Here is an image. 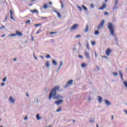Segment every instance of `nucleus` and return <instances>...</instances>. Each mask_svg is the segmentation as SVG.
I'll use <instances>...</instances> for the list:
<instances>
[{
	"label": "nucleus",
	"instance_id": "obj_1",
	"mask_svg": "<svg viewBox=\"0 0 127 127\" xmlns=\"http://www.w3.org/2000/svg\"><path fill=\"white\" fill-rule=\"evenodd\" d=\"M60 89V87L58 86H55L50 93L49 100H51L53 97L54 100H61V99H63L64 97L61 96V95L59 94L56 95L57 94V91H58Z\"/></svg>",
	"mask_w": 127,
	"mask_h": 127
},
{
	"label": "nucleus",
	"instance_id": "obj_2",
	"mask_svg": "<svg viewBox=\"0 0 127 127\" xmlns=\"http://www.w3.org/2000/svg\"><path fill=\"white\" fill-rule=\"evenodd\" d=\"M107 27L110 31L111 35L114 36V34H115V27L114 26V25H113V23H112V22L108 23Z\"/></svg>",
	"mask_w": 127,
	"mask_h": 127
},
{
	"label": "nucleus",
	"instance_id": "obj_3",
	"mask_svg": "<svg viewBox=\"0 0 127 127\" xmlns=\"http://www.w3.org/2000/svg\"><path fill=\"white\" fill-rule=\"evenodd\" d=\"M104 24H105V20H102L101 23H100L99 25L97 26V29L98 30H100V29H102V28L104 27Z\"/></svg>",
	"mask_w": 127,
	"mask_h": 127
},
{
	"label": "nucleus",
	"instance_id": "obj_4",
	"mask_svg": "<svg viewBox=\"0 0 127 127\" xmlns=\"http://www.w3.org/2000/svg\"><path fill=\"white\" fill-rule=\"evenodd\" d=\"M79 26V25L78 24H75L72 26L70 27L69 28L70 31H73V30H75V29H77L78 28V27Z\"/></svg>",
	"mask_w": 127,
	"mask_h": 127
},
{
	"label": "nucleus",
	"instance_id": "obj_5",
	"mask_svg": "<svg viewBox=\"0 0 127 127\" xmlns=\"http://www.w3.org/2000/svg\"><path fill=\"white\" fill-rule=\"evenodd\" d=\"M113 52V50L111 48H107L105 51V54L107 56H110L111 55V53Z\"/></svg>",
	"mask_w": 127,
	"mask_h": 127
},
{
	"label": "nucleus",
	"instance_id": "obj_6",
	"mask_svg": "<svg viewBox=\"0 0 127 127\" xmlns=\"http://www.w3.org/2000/svg\"><path fill=\"white\" fill-rule=\"evenodd\" d=\"M107 7V3H103L102 6L98 8V10H104Z\"/></svg>",
	"mask_w": 127,
	"mask_h": 127
},
{
	"label": "nucleus",
	"instance_id": "obj_7",
	"mask_svg": "<svg viewBox=\"0 0 127 127\" xmlns=\"http://www.w3.org/2000/svg\"><path fill=\"white\" fill-rule=\"evenodd\" d=\"M73 84V80L70 79L65 84V88H67V87H68V86H70V85H72Z\"/></svg>",
	"mask_w": 127,
	"mask_h": 127
},
{
	"label": "nucleus",
	"instance_id": "obj_8",
	"mask_svg": "<svg viewBox=\"0 0 127 127\" xmlns=\"http://www.w3.org/2000/svg\"><path fill=\"white\" fill-rule=\"evenodd\" d=\"M85 56L87 59H90V54L89 53L87 52V51H85L84 52Z\"/></svg>",
	"mask_w": 127,
	"mask_h": 127
},
{
	"label": "nucleus",
	"instance_id": "obj_9",
	"mask_svg": "<svg viewBox=\"0 0 127 127\" xmlns=\"http://www.w3.org/2000/svg\"><path fill=\"white\" fill-rule=\"evenodd\" d=\"M63 102H64V100H59L58 101H56L55 104H56V105H60V104H62V103H63Z\"/></svg>",
	"mask_w": 127,
	"mask_h": 127
},
{
	"label": "nucleus",
	"instance_id": "obj_10",
	"mask_svg": "<svg viewBox=\"0 0 127 127\" xmlns=\"http://www.w3.org/2000/svg\"><path fill=\"white\" fill-rule=\"evenodd\" d=\"M10 18L12 19V20H14V18H13V12L11 9L10 10Z\"/></svg>",
	"mask_w": 127,
	"mask_h": 127
},
{
	"label": "nucleus",
	"instance_id": "obj_11",
	"mask_svg": "<svg viewBox=\"0 0 127 127\" xmlns=\"http://www.w3.org/2000/svg\"><path fill=\"white\" fill-rule=\"evenodd\" d=\"M9 101L11 102L12 104H14V101H15V99L12 98V96H10L9 98Z\"/></svg>",
	"mask_w": 127,
	"mask_h": 127
},
{
	"label": "nucleus",
	"instance_id": "obj_12",
	"mask_svg": "<svg viewBox=\"0 0 127 127\" xmlns=\"http://www.w3.org/2000/svg\"><path fill=\"white\" fill-rule=\"evenodd\" d=\"M105 103L107 106H111V103L110 101H109V100H108V99L105 100Z\"/></svg>",
	"mask_w": 127,
	"mask_h": 127
},
{
	"label": "nucleus",
	"instance_id": "obj_13",
	"mask_svg": "<svg viewBox=\"0 0 127 127\" xmlns=\"http://www.w3.org/2000/svg\"><path fill=\"white\" fill-rule=\"evenodd\" d=\"M16 34L18 35V36H22V33L18 31H16Z\"/></svg>",
	"mask_w": 127,
	"mask_h": 127
},
{
	"label": "nucleus",
	"instance_id": "obj_14",
	"mask_svg": "<svg viewBox=\"0 0 127 127\" xmlns=\"http://www.w3.org/2000/svg\"><path fill=\"white\" fill-rule=\"evenodd\" d=\"M88 31H89V26L86 24L85 29H84V32H85V33H87Z\"/></svg>",
	"mask_w": 127,
	"mask_h": 127
},
{
	"label": "nucleus",
	"instance_id": "obj_15",
	"mask_svg": "<svg viewBox=\"0 0 127 127\" xmlns=\"http://www.w3.org/2000/svg\"><path fill=\"white\" fill-rule=\"evenodd\" d=\"M54 12H56V13L58 14V17H59V18L61 17V14H60V13H59L58 11H54Z\"/></svg>",
	"mask_w": 127,
	"mask_h": 127
},
{
	"label": "nucleus",
	"instance_id": "obj_16",
	"mask_svg": "<svg viewBox=\"0 0 127 127\" xmlns=\"http://www.w3.org/2000/svg\"><path fill=\"white\" fill-rule=\"evenodd\" d=\"M48 7H49V6L47 5V3H45L44 4L43 8H44V9H46V8H48Z\"/></svg>",
	"mask_w": 127,
	"mask_h": 127
},
{
	"label": "nucleus",
	"instance_id": "obj_17",
	"mask_svg": "<svg viewBox=\"0 0 127 127\" xmlns=\"http://www.w3.org/2000/svg\"><path fill=\"white\" fill-rule=\"evenodd\" d=\"M36 118H37V120H38V121H39L40 120H41V117H40L39 114H38L36 115Z\"/></svg>",
	"mask_w": 127,
	"mask_h": 127
},
{
	"label": "nucleus",
	"instance_id": "obj_18",
	"mask_svg": "<svg viewBox=\"0 0 127 127\" xmlns=\"http://www.w3.org/2000/svg\"><path fill=\"white\" fill-rule=\"evenodd\" d=\"M52 62H53V65H57V62H56V61H55V59L53 60Z\"/></svg>",
	"mask_w": 127,
	"mask_h": 127
},
{
	"label": "nucleus",
	"instance_id": "obj_19",
	"mask_svg": "<svg viewBox=\"0 0 127 127\" xmlns=\"http://www.w3.org/2000/svg\"><path fill=\"white\" fill-rule=\"evenodd\" d=\"M46 66L47 67V68H49V66H50V64H49V61L46 62Z\"/></svg>",
	"mask_w": 127,
	"mask_h": 127
},
{
	"label": "nucleus",
	"instance_id": "obj_20",
	"mask_svg": "<svg viewBox=\"0 0 127 127\" xmlns=\"http://www.w3.org/2000/svg\"><path fill=\"white\" fill-rule=\"evenodd\" d=\"M119 73L122 80H124V78L123 77V73H122V70H119Z\"/></svg>",
	"mask_w": 127,
	"mask_h": 127
},
{
	"label": "nucleus",
	"instance_id": "obj_21",
	"mask_svg": "<svg viewBox=\"0 0 127 127\" xmlns=\"http://www.w3.org/2000/svg\"><path fill=\"white\" fill-rule=\"evenodd\" d=\"M81 67L82 68H85V67H87V64H85V63H83L81 64Z\"/></svg>",
	"mask_w": 127,
	"mask_h": 127
},
{
	"label": "nucleus",
	"instance_id": "obj_22",
	"mask_svg": "<svg viewBox=\"0 0 127 127\" xmlns=\"http://www.w3.org/2000/svg\"><path fill=\"white\" fill-rule=\"evenodd\" d=\"M102 97L101 96H98V102H99L100 103H102Z\"/></svg>",
	"mask_w": 127,
	"mask_h": 127
},
{
	"label": "nucleus",
	"instance_id": "obj_23",
	"mask_svg": "<svg viewBox=\"0 0 127 127\" xmlns=\"http://www.w3.org/2000/svg\"><path fill=\"white\" fill-rule=\"evenodd\" d=\"M100 32L98 30H95L94 31V34H95V35H98V34H99Z\"/></svg>",
	"mask_w": 127,
	"mask_h": 127
},
{
	"label": "nucleus",
	"instance_id": "obj_24",
	"mask_svg": "<svg viewBox=\"0 0 127 127\" xmlns=\"http://www.w3.org/2000/svg\"><path fill=\"white\" fill-rule=\"evenodd\" d=\"M83 9H84V10H85L86 11H87V10H88V8H87V7L85 6L84 5H82Z\"/></svg>",
	"mask_w": 127,
	"mask_h": 127
},
{
	"label": "nucleus",
	"instance_id": "obj_25",
	"mask_svg": "<svg viewBox=\"0 0 127 127\" xmlns=\"http://www.w3.org/2000/svg\"><path fill=\"white\" fill-rule=\"evenodd\" d=\"M5 28V26L2 25L0 27V30H2V29H4Z\"/></svg>",
	"mask_w": 127,
	"mask_h": 127
},
{
	"label": "nucleus",
	"instance_id": "obj_26",
	"mask_svg": "<svg viewBox=\"0 0 127 127\" xmlns=\"http://www.w3.org/2000/svg\"><path fill=\"white\" fill-rule=\"evenodd\" d=\"M124 85L125 87L127 88V82L126 81L124 82Z\"/></svg>",
	"mask_w": 127,
	"mask_h": 127
},
{
	"label": "nucleus",
	"instance_id": "obj_27",
	"mask_svg": "<svg viewBox=\"0 0 127 127\" xmlns=\"http://www.w3.org/2000/svg\"><path fill=\"white\" fill-rule=\"evenodd\" d=\"M31 12H37V13H38V11L36 9L31 10Z\"/></svg>",
	"mask_w": 127,
	"mask_h": 127
},
{
	"label": "nucleus",
	"instance_id": "obj_28",
	"mask_svg": "<svg viewBox=\"0 0 127 127\" xmlns=\"http://www.w3.org/2000/svg\"><path fill=\"white\" fill-rule=\"evenodd\" d=\"M56 33H57V32H51L50 33V34H51V35H52L53 34H56Z\"/></svg>",
	"mask_w": 127,
	"mask_h": 127
},
{
	"label": "nucleus",
	"instance_id": "obj_29",
	"mask_svg": "<svg viewBox=\"0 0 127 127\" xmlns=\"http://www.w3.org/2000/svg\"><path fill=\"white\" fill-rule=\"evenodd\" d=\"M61 111H62V110L61 109V107H60L59 109L57 110V113H59V112H61Z\"/></svg>",
	"mask_w": 127,
	"mask_h": 127
},
{
	"label": "nucleus",
	"instance_id": "obj_30",
	"mask_svg": "<svg viewBox=\"0 0 127 127\" xmlns=\"http://www.w3.org/2000/svg\"><path fill=\"white\" fill-rule=\"evenodd\" d=\"M90 7H91V8H94L95 7V5H94L93 3H91L90 4Z\"/></svg>",
	"mask_w": 127,
	"mask_h": 127
},
{
	"label": "nucleus",
	"instance_id": "obj_31",
	"mask_svg": "<svg viewBox=\"0 0 127 127\" xmlns=\"http://www.w3.org/2000/svg\"><path fill=\"white\" fill-rule=\"evenodd\" d=\"M9 36L10 37L16 36V34H11V35H9Z\"/></svg>",
	"mask_w": 127,
	"mask_h": 127
},
{
	"label": "nucleus",
	"instance_id": "obj_32",
	"mask_svg": "<svg viewBox=\"0 0 127 127\" xmlns=\"http://www.w3.org/2000/svg\"><path fill=\"white\" fill-rule=\"evenodd\" d=\"M114 76H118L119 75V73L118 72H113L112 73Z\"/></svg>",
	"mask_w": 127,
	"mask_h": 127
},
{
	"label": "nucleus",
	"instance_id": "obj_33",
	"mask_svg": "<svg viewBox=\"0 0 127 127\" xmlns=\"http://www.w3.org/2000/svg\"><path fill=\"white\" fill-rule=\"evenodd\" d=\"M92 45H93V46L96 45V42L95 41H92L91 43Z\"/></svg>",
	"mask_w": 127,
	"mask_h": 127
},
{
	"label": "nucleus",
	"instance_id": "obj_34",
	"mask_svg": "<svg viewBox=\"0 0 127 127\" xmlns=\"http://www.w3.org/2000/svg\"><path fill=\"white\" fill-rule=\"evenodd\" d=\"M62 65H63V63L62 62H61L59 69H60V67H61V66H62Z\"/></svg>",
	"mask_w": 127,
	"mask_h": 127
},
{
	"label": "nucleus",
	"instance_id": "obj_35",
	"mask_svg": "<svg viewBox=\"0 0 127 127\" xmlns=\"http://www.w3.org/2000/svg\"><path fill=\"white\" fill-rule=\"evenodd\" d=\"M40 32H41V30H38L37 32H36V34H39V33H40Z\"/></svg>",
	"mask_w": 127,
	"mask_h": 127
},
{
	"label": "nucleus",
	"instance_id": "obj_36",
	"mask_svg": "<svg viewBox=\"0 0 127 127\" xmlns=\"http://www.w3.org/2000/svg\"><path fill=\"white\" fill-rule=\"evenodd\" d=\"M77 7L79 9L80 11H82V7L79 6H77Z\"/></svg>",
	"mask_w": 127,
	"mask_h": 127
},
{
	"label": "nucleus",
	"instance_id": "obj_37",
	"mask_svg": "<svg viewBox=\"0 0 127 127\" xmlns=\"http://www.w3.org/2000/svg\"><path fill=\"white\" fill-rule=\"evenodd\" d=\"M40 25H41V24H35V26L36 27H38V26H40Z\"/></svg>",
	"mask_w": 127,
	"mask_h": 127
},
{
	"label": "nucleus",
	"instance_id": "obj_38",
	"mask_svg": "<svg viewBox=\"0 0 127 127\" xmlns=\"http://www.w3.org/2000/svg\"><path fill=\"white\" fill-rule=\"evenodd\" d=\"M119 3V1L118 0H115V5H117Z\"/></svg>",
	"mask_w": 127,
	"mask_h": 127
},
{
	"label": "nucleus",
	"instance_id": "obj_39",
	"mask_svg": "<svg viewBox=\"0 0 127 127\" xmlns=\"http://www.w3.org/2000/svg\"><path fill=\"white\" fill-rule=\"evenodd\" d=\"M51 57V56H50V55H47L46 56V58H50Z\"/></svg>",
	"mask_w": 127,
	"mask_h": 127
},
{
	"label": "nucleus",
	"instance_id": "obj_40",
	"mask_svg": "<svg viewBox=\"0 0 127 127\" xmlns=\"http://www.w3.org/2000/svg\"><path fill=\"white\" fill-rule=\"evenodd\" d=\"M41 18H42V19H47V17H43L41 16Z\"/></svg>",
	"mask_w": 127,
	"mask_h": 127
},
{
	"label": "nucleus",
	"instance_id": "obj_41",
	"mask_svg": "<svg viewBox=\"0 0 127 127\" xmlns=\"http://www.w3.org/2000/svg\"><path fill=\"white\" fill-rule=\"evenodd\" d=\"M78 58H81V59H83V56H82V55H78Z\"/></svg>",
	"mask_w": 127,
	"mask_h": 127
},
{
	"label": "nucleus",
	"instance_id": "obj_42",
	"mask_svg": "<svg viewBox=\"0 0 127 127\" xmlns=\"http://www.w3.org/2000/svg\"><path fill=\"white\" fill-rule=\"evenodd\" d=\"M30 22H31L30 20H27V21L26 22V23H30Z\"/></svg>",
	"mask_w": 127,
	"mask_h": 127
},
{
	"label": "nucleus",
	"instance_id": "obj_43",
	"mask_svg": "<svg viewBox=\"0 0 127 127\" xmlns=\"http://www.w3.org/2000/svg\"><path fill=\"white\" fill-rule=\"evenodd\" d=\"M6 78H7V77H5V78H4L3 79V82H5V81H6Z\"/></svg>",
	"mask_w": 127,
	"mask_h": 127
},
{
	"label": "nucleus",
	"instance_id": "obj_44",
	"mask_svg": "<svg viewBox=\"0 0 127 127\" xmlns=\"http://www.w3.org/2000/svg\"><path fill=\"white\" fill-rule=\"evenodd\" d=\"M105 15H109V13L108 12H105L104 13Z\"/></svg>",
	"mask_w": 127,
	"mask_h": 127
},
{
	"label": "nucleus",
	"instance_id": "obj_45",
	"mask_svg": "<svg viewBox=\"0 0 127 127\" xmlns=\"http://www.w3.org/2000/svg\"><path fill=\"white\" fill-rule=\"evenodd\" d=\"M79 37H81V35H76V38H79Z\"/></svg>",
	"mask_w": 127,
	"mask_h": 127
},
{
	"label": "nucleus",
	"instance_id": "obj_46",
	"mask_svg": "<svg viewBox=\"0 0 127 127\" xmlns=\"http://www.w3.org/2000/svg\"><path fill=\"white\" fill-rule=\"evenodd\" d=\"M87 49H88V50L90 49V48H89V44H87Z\"/></svg>",
	"mask_w": 127,
	"mask_h": 127
},
{
	"label": "nucleus",
	"instance_id": "obj_47",
	"mask_svg": "<svg viewBox=\"0 0 127 127\" xmlns=\"http://www.w3.org/2000/svg\"><path fill=\"white\" fill-rule=\"evenodd\" d=\"M116 8H118V7L114 6V7H113V9H116Z\"/></svg>",
	"mask_w": 127,
	"mask_h": 127
},
{
	"label": "nucleus",
	"instance_id": "obj_48",
	"mask_svg": "<svg viewBox=\"0 0 127 127\" xmlns=\"http://www.w3.org/2000/svg\"><path fill=\"white\" fill-rule=\"evenodd\" d=\"M61 3L62 4V8L64 7V5H63V3H62V2H61Z\"/></svg>",
	"mask_w": 127,
	"mask_h": 127
},
{
	"label": "nucleus",
	"instance_id": "obj_49",
	"mask_svg": "<svg viewBox=\"0 0 127 127\" xmlns=\"http://www.w3.org/2000/svg\"><path fill=\"white\" fill-rule=\"evenodd\" d=\"M111 119H112V120H114V115H112Z\"/></svg>",
	"mask_w": 127,
	"mask_h": 127
},
{
	"label": "nucleus",
	"instance_id": "obj_50",
	"mask_svg": "<svg viewBox=\"0 0 127 127\" xmlns=\"http://www.w3.org/2000/svg\"><path fill=\"white\" fill-rule=\"evenodd\" d=\"M4 36H5V34H4L2 36H1L0 37L1 38H3V37H4Z\"/></svg>",
	"mask_w": 127,
	"mask_h": 127
},
{
	"label": "nucleus",
	"instance_id": "obj_51",
	"mask_svg": "<svg viewBox=\"0 0 127 127\" xmlns=\"http://www.w3.org/2000/svg\"><path fill=\"white\" fill-rule=\"evenodd\" d=\"M124 112L126 115H127V110H124Z\"/></svg>",
	"mask_w": 127,
	"mask_h": 127
},
{
	"label": "nucleus",
	"instance_id": "obj_52",
	"mask_svg": "<svg viewBox=\"0 0 127 127\" xmlns=\"http://www.w3.org/2000/svg\"><path fill=\"white\" fill-rule=\"evenodd\" d=\"M1 86H4V83H3V82L2 83H1Z\"/></svg>",
	"mask_w": 127,
	"mask_h": 127
},
{
	"label": "nucleus",
	"instance_id": "obj_53",
	"mask_svg": "<svg viewBox=\"0 0 127 127\" xmlns=\"http://www.w3.org/2000/svg\"><path fill=\"white\" fill-rule=\"evenodd\" d=\"M115 41H116V42H118V38H116L115 39Z\"/></svg>",
	"mask_w": 127,
	"mask_h": 127
},
{
	"label": "nucleus",
	"instance_id": "obj_54",
	"mask_svg": "<svg viewBox=\"0 0 127 127\" xmlns=\"http://www.w3.org/2000/svg\"><path fill=\"white\" fill-rule=\"evenodd\" d=\"M90 123H94V121L90 120Z\"/></svg>",
	"mask_w": 127,
	"mask_h": 127
},
{
	"label": "nucleus",
	"instance_id": "obj_55",
	"mask_svg": "<svg viewBox=\"0 0 127 127\" xmlns=\"http://www.w3.org/2000/svg\"><path fill=\"white\" fill-rule=\"evenodd\" d=\"M40 57H41L42 59H44V58L42 56H40Z\"/></svg>",
	"mask_w": 127,
	"mask_h": 127
},
{
	"label": "nucleus",
	"instance_id": "obj_56",
	"mask_svg": "<svg viewBox=\"0 0 127 127\" xmlns=\"http://www.w3.org/2000/svg\"><path fill=\"white\" fill-rule=\"evenodd\" d=\"M49 4H52V2L51 1L49 2Z\"/></svg>",
	"mask_w": 127,
	"mask_h": 127
},
{
	"label": "nucleus",
	"instance_id": "obj_57",
	"mask_svg": "<svg viewBox=\"0 0 127 127\" xmlns=\"http://www.w3.org/2000/svg\"><path fill=\"white\" fill-rule=\"evenodd\" d=\"M24 120H27V117H25Z\"/></svg>",
	"mask_w": 127,
	"mask_h": 127
},
{
	"label": "nucleus",
	"instance_id": "obj_58",
	"mask_svg": "<svg viewBox=\"0 0 127 127\" xmlns=\"http://www.w3.org/2000/svg\"><path fill=\"white\" fill-rule=\"evenodd\" d=\"M13 61H16V59H14Z\"/></svg>",
	"mask_w": 127,
	"mask_h": 127
},
{
	"label": "nucleus",
	"instance_id": "obj_59",
	"mask_svg": "<svg viewBox=\"0 0 127 127\" xmlns=\"http://www.w3.org/2000/svg\"><path fill=\"white\" fill-rule=\"evenodd\" d=\"M26 95H27V97H29V95H28V93H27Z\"/></svg>",
	"mask_w": 127,
	"mask_h": 127
},
{
	"label": "nucleus",
	"instance_id": "obj_60",
	"mask_svg": "<svg viewBox=\"0 0 127 127\" xmlns=\"http://www.w3.org/2000/svg\"><path fill=\"white\" fill-rule=\"evenodd\" d=\"M35 59H36V60H38L37 58H36V57H35Z\"/></svg>",
	"mask_w": 127,
	"mask_h": 127
},
{
	"label": "nucleus",
	"instance_id": "obj_61",
	"mask_svg": "<svg viewBox=\"0 0 127 127\" xmlns=\"http://www.w3.org/2000/svg\"><path fill=\"white\" fill-rule=\"evenodd\" d=\"M76 121H75V120H73V123H75Z\"/></svg>",
	"mask_w": 127,
	"mask_h": 127
},
{
	"label": "nucleus",
	"instance_id": "obj_62",
	"mask_svg": "<svg viewBox=\"0 0 127 127\" xmlns=\"http://www.w3.org/2000/svg\"><path fill=\"white\" fill-rule=\"evenodd\" d=\"M76 48L73 49V51H75V50H76Z\"/></svg>",
	"mask_w": 127,
	"mask_h": 127
},
{
	"label": "nucleus",
	"instance_id": "obj_63",
	"mask_svg": "<svg viewBox=\"0 0 127 127\" xmlns=\"http://www.w3.org/2000/svg\"><path fill=\"white\" fill-rule=\"evenodd\" d=\"M96 127H99V125H98V124L96 125Z\"/></svg>",
	"mask_w": 127,
	"mask_h": 127
},
{
	"label": "nucleus",
	"instance_id": "obj_64",
	"mask_svg": "<svg viewBox=\"0 0 127 127\" xmlns=\"http://www.w3.org/2000/svg\"><path fill=\"white\" fill-rule=\"evenodd\" d=\"M105 2H107V1H108V0H105Z\"/></svg>",
	"mask_w": 127,
	"mask_h": 127
}]
</instances>
